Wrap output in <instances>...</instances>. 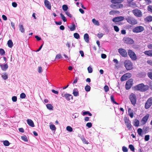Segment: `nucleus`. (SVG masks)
Listing matches in <instances>:
<instances>
[{"label": "nucleus", "instance_id": "20e7f679", "mask_svg": "<svg viewBox=\"0 0 152 152\" xmlns=\"http://www.w3.org/2000/svg\"><path fill=\"white\" fill-rule=\"evenodd\" d=\"M125 19L128 23L132 25H135L137 23V20L131 16H127L126 18Z\"/></svg>", "mask_w": 152, "mask_h": 152}, {"label": "nucleus", "instance_id": "c85d7f7f", "mask_svg": "<svg viewBox=\"0 0 152 152\" xmlns=\"http://www.w3.org/2000/svg\"><path fill=\"white\" fill-rule=\"evenodd\" d=\"M87 114H88L90 116H91L92 115V114L88 111L83 112V115H85Z\"/></svg>", "mask_w": 152, "mask_h": 152}, {"label": "nucleus", "instance_id": "a19ab883", "mask_svg": "<svg viewBox=\"0 0 152 152\" xmlns=\"http://www.w3.org/2000/svg\"><path fill=\"white\" fill-rule=\"evenodd\" d=\"M81 139L82 140V141L85 144H88V142L87 141L86 139L84 137H82L81 138Z\"/></svg>", "mask_w": 152, "mask_h": 152}, {"label": "nucleus", "instance_id": "473e14b6", "mask_svg": "<svg viewBox=\"0 0 152 152\" xmlns=\"http://www.w3.org/2000/svg\"><path fill=\"white\" fill-rule=\"evenodd\" d=\"M22 139L25 142H27L28 140L27 137L25 135H23L21 136Z\"/></svg>", "mask_w": 152, "mask_h": 152}, {"label": "nucleus", "instance_id": "4be33fe9", "mask_svg": "<svg viewBox=\"0 0 152 152\" xmlns=\"http://www.w3.org/2000/svg\"><path fill=\"white\" fill-rule=\"evenodd\" d=\"M144 54L149 56H152V50L145 51L144 52Z\"/></svg>", "mask_w": 152, "mask_h": 152}, {"label": "nucleus", "instance_id": "13d9d810", "mask_svg": "<svg viewBox=\"0 0 152 152\" xmlns=\"http://www.w3.org/2000/svg\"><path fill=\"white\" fill-rule=\"evenodd\" d=\"M74 36L75 38H79L80 37L79 34L77 33H75L74 34Z\"/></svg>", "mask_w": 152, "mask_h": 152}, {"label": "nucleus", "instance_id": "9b49d317", "mask_svg": "<svg viewBox=\"0 0 152 152\" xmlns=\"http://www.w3.org/2000/svg\"><path fill=\"white\" fill-rule=\"evenodd\" d=\"M118 52L122 57H126L127 56V53L126 50L124 49L121 48L118 49Z\"/></svg>", "mask_w": 152, "mask_h": 152}, {"label": "nucleus", "instance_id": "9d476101", "mask_svg": "<svg viewBox=\"0 0 152 152\" xmlns=\"http://www.w3.org/2000/svg\"><path fill=\"white\" fill-rule=\"evenodd\" d=\"M133 80L132 79H130L128 80L125 85L126 89L128 90L130 89L133 85Z\"/></svg>", "mask_w": 152, "mask_h": 152}, {"label": "nucleus", "instance_id": "ea45409f", "mask_svg": "<svg viewBox=\"0 0 152 152\" xmlns=\"http://www.w3.org/2000/svg\"><path fill=\"white\" fill-rule=\"evenodd\" d=\"M5 54V51L2 48L0 49V54L1 56H3Z\"/></svg>", "mask_w": 152, "mask_h": 152}, {"label": "nucleus", "instance_id": "f704fd0d", "mask_svg": "<svg viewBox=\"0 0 152 152\" xmlns=\"http://www.w3.org/2000/svg\"><path fill=\"white\" fill-rule=\"evenodd\" d=\"M50 127L52 130L55 131L56 130V127L53 124L50 125Z\"/></svg>", "mask_w": 152, "mask_h": 152}, {"label": "nucleus", "instance_id": "bb28decb", "mask_svg": "<svg viewBox=\"0 0 152 152\" xmlns=\"http://www.w3.org/2000/svg\"><path fill=\"white\" fill-rule=\"evenodd\" d=\"M92 21L93 23L95 25L97 26L99 25V23L98 21L96 20L94 18L92 20Z\"/></svg>", "mask_w": 152, "mask_h": 152}, {"label": "nucleus", "instance_id": "5fc2aeb1", "mask_svg": "<svg viewBox=\"0 0 152 152\" xmlns=\"http://www.w3.org/2000/svg\"><path fill=\"white\" fill-rule=\"evenodd\" d=\"M104 89L105 92H107L109 90V88L107 86H105L104 87Z\"/></svg>", "mask_w": 152, "mask_h": 152}, {"label": "nucleus", "instance_id": "423d86ee", "mask_svg": "<svg viewBox=\"0 0 152 152\" xmlns=\"http://www.w3.org/2000/svg\"><path fill=\"white\" fill-rule=\"evenodd\" d=\"M128 54L133 61H135L137 59V57L136 55L134 52L131 50H129L128 51Z\"/></svg>", "mask_w": 152, "mask_h": 152}, {"label": "nucleus", "instance_id": "c03bdc74", "mask_svg": "<svg viewBox=\"0 0 152 152\" xmlns=\"http://www.w3.org/2000/svg\"><path fill=\"white\" fill-rule=\"evenodd\" d=\"M146 3V5H149L152 2V0H144Z\"/></svg>", "mask_w": 152, "mask_h": 152}, {"label": "nucleus", "instance_id": "a211bd4d", "mask_svg": "<svg viewBox=\"0 0 152 152\" xmlns=\"http://www.w3.org/2000/svg\"><path fill=\"white\" fill-rule=\"evenodd\" d=\"M149 117V115L147 114L144 116L142 119V121L143 122V124H145L146 123L147 121H148Z\"/></svg>", "mask_w": 152, "mask_h": 152}, {"label": "nucleus", "instance_id": "2f4dec72", "mask_svg": "<svg viewBox=\"0 0 152 152\" xmlns=\"http://www.w3.org/2000/svg\"><path fill=\"white\" fill-rule=\"evenodd\" d=\"M119 12L118 11L111 10L109 12V14L110 15H113Z\"/></svg>", "mask_w": 152, "mask_h": 152}, {"label": "nucleus", "instance_id": "37998d69", "mask_svg": "<svg viewBox=\"0 0 152 152\" xmlns=\"http://www.w3.org/2000/svg\"><path fill=\"white\" fill-rule=\"evenodd\" d=\"M148 10L151 12H152V6L149 5L147 7Z\"/></svg>", "mask_w": 152, "mask_h": 152}, {"label": "nucleus", "instance_id": "603ef678", "mask_svg": "<svg viewBox=\"0 0 152 152\" xmlns=\"http://www.w3.org/2000/svg\"><path fill=\"white\" fill-rule=\"evenodd\" d=\"M88 70L89 73H91L92 72L93 70L92 68L90 66L88 68Z\"/></svg>", "mask_w": 152, "mask_h": 152}, {"label": "nucleus", "instance_id": "338daca9", "mask_svg": "<svg viewBox=\"0 0 152 152\" xmlns=\"http://www.w3.org/2000/svg\"><path fill=\"white\" fill-rule=\"evenodd\" d=\"M62 58V56L61 54H58L57 55L56 57V59H60Z\"/></svg>", "mask_w": 152, "mask_h": 152}, {"label": "nucleus", "instance_id": "2eb2a0df", "mask_svg": "<svg viewBox=\"0 0 152 152\" xmlns=\"http://www.w3.org/2000/svg\"><path fill=\"white\" fill-rule=\"evenodd\" d=\"M0 66L1 69L3 71H6L8 68L7 63L5 64H0Z\"/></svg>", "mask_w": 152, "mask_h": 152}, {"label": "nucleus", "instance_id": "052dcab7", "mask_svg": "<svg viewBox=\"0 0 152 152\" xmlns=\"http://www.w3.org/2000/svg\"><path fill=\"white\" fill-rule=\"evenodd\" d=\"M104 35L103 34L101 33H98L97 35V36L99 38H101Z\"/></svg>", "mask_w": 152, "mask_h": 152}, {"label": "nucleus", "instance_id": "cd10ccee", "mask_svg": "<svg viewBox=\"0 0 152 152\" xmlns=\"http://www.w3.org/2000/svg\"><path fill=\"white\" fill-rule=\"evenodd\" d=\"M19 29L20 31L22 33L24 32L25 30L23 26L22 25H20L19 26Z\"/></svg>", "mask_w": 152, "mask_h": 152}, {"label": "nucleus", "instance_id": "0e129e2a", "mask_svg": "<svg viewBox=\"0 0 152 152\" xmlns=\"http://www.w3.org/2000/svg\"><path fill=\"white\" fill-rule=\"evenodd\" d=\"M65 12V14L69 17L71 18L72 17V15L68 11H66Z\"/></svg>", "mask_w": 152, "mask_h": 152}, {"label": "nucleus", "instance_id": "09e8293b", "mask_svg": "<svg viewBox=\"0 0 152 152\" xmlns=\"http://www.w3.org/2000/svg\"><path fill=\"white\" fill-rule=\"evenodd\" d=\"M149 137L150 136L148 135H145L144 138L145 140L146 141H148L149 139Z\"/></svg>", "mask_w": 152, "mask_h": 152}, {"label": "nucleus", "instance_id": "4c0bfd02", "mask_svg": "<svg viewBox=\"0 0 152 152\" xmlns=\"http://www.w3.org/2000/svg\"><path fill=\"white\" fill-rule=\"evenodd\" d=\"M1 77L4 80L7 79L8 77V75L6 73H5L3 75H2Z\"/></svg>", "mask_w": 152, "mask_h": 152}, {"label": "nucleus", "instance_id": "680f3d73", "mask_svg": "<svg viewBox=\"0 0 152 152\" xmlns=\"http://www.w3.org/2000/svg\"><path fill=\"white\" fill-rule=\"evenodd\" d=\"M114 29L115 30L116 32H118L119 31V28L117 26H114Z\"/></svg>", "mask_w": 152, "mask_h": 152}, {"label": "nucleus", "instance_id": "b1692460", "mask_svg": "<svg viewBox=\"0 0 152 152\" xmlns=\"http://www.w3.org/2000/svg\"><path fill=\"white\" fill-rule=\"evenodd\" d=\"M7 45L10 48H12L13 45V42L11 40H9L7 42Z\"/></svg>", "mask_w": 152, "mask_h": 152}, {"label": "nucleus", "instance_id": "6e6552de", "mask_svg": "<svg viewBox=\"0 0 152 152\" xmlns=\"http://www.w3.org/2000/svg\"><path fill=\"white\" fill-rule=\"evenodd\" d=\"M132 12L134 15L136 17H140L142 15L141 11L137 9H136L133 10Z\"/></svg>", "mask_w": 152, "mask_h": 152}, {"label": "nucleus", "instance_id": "a878e982", "mask_svg": "<svg viewBox=\"0 0 152 152\" xmlns=\"http://www.w3.org/2000/svg\"><path fill=\"white\" fill-rule=\"evenodd\" d=\"M46 107L48 109L50 110H53V106L50 104H48L46 105Z\"/></svg>", "mask_w": 152, "mask_h": 152}, {"label": "nucleus", "instance_id": "69168bd1", "mask_svg": "<svg viewBox=\"0 0 152 152\" xmlns=\"http://www.w3.org/2000/svg\"><path fill=\"white\" fill-rule=\"evenodd\" d=\"M78 116V115L77 113H75L72 115V117L74 118H77Z\"/></svg>", "mask_w": 152, "mask_h": 152}, {"label": "nucleus", "instance_id": "3c124183", "mask_svg": "<svg viewBox=\"0 0 152 152\" xmlns=\"http://www.w3.org/2000/svg\"><path fill=\"white\" fill-rule=\"evenodd\" d=\"M75 29V26L74 24H73L71 27L70 28V29L71 31H73Z\"/></svg>", "mask_w": 152, "mask_h": 152}, {"label": "nucleus", "instance_id": "774afa93", "mask_svg": "<svg viewBox=\"0 0 152 152\" xmlns=\"http://www.w3.org/2000/svg\"><path fill=\"white\" fill-rule=\"evenodd\" d=\"M12 5L14 7H16L17 6V4L15 2H13L12 3Z\"/></svg>", "mask_w": 152, "mask_h": 152}, {"label": "nucleus", "instance_id": "6ab92c4d", "mask_svg": "<svg viewBox=\"0 0 152 152\" xmlns=\"http://www.w3.org/2000/svg\"><path fill=\"white\" fill-rule=\"evenodd\" d=\"M146 22H150L152 21V16L150 15L146 17L144 19Z\"/></svg>", "mask_w": 152, "mask_h": 152}, {"label": "nucleus", "instance_id": "f3484780", "mask_svg": "<svg viewBox=\"0 0 152 152\" xmlns=\"http://www.w3.org/2000/svg\"><path fill=\"white\" fill-rule=\"evenodd\" d=\"M44 4L46 7L49 10H51V6L50 2L48 0H45Z\"/></svg>", "mask_w": 152, "mask_h": 152}, {"label": "nucleus", "instance_id": "4d7b16f0", "mask_svg": "<svg viewBox=\"0 0 152 152\" xmlns=\"http://www.w3.org/2000/svg\"><path fill=\"white\" fill-rule=\"evenodd\" d=\"M86 126L88 127L89 128L91 127L92 126V124L91 122H88L87 123Z\"/></svg>", "mask_w": 152, "mask_h": 152}, {"label": "nucleus", "instance_id": "864d4df0", "mask_svg": "<svg viewBox=\"0 0 152 152\" xmlns=\"http://www.w3.org/2000/svg\"><path fill=\"white\" fill-rule=\"evenodd\" d=\"M122 150L124 152H127L128 151L127 148L124 146L122 147Z\"/></svg>", "mask_w": 152, "mask_h": 152}, {"label": "nucleus", "instance_id": "8fccbe9b", "mask_svg": "<svg viewBox=\"0 0 152 152\" xmlns=\"http://www.w3.org/2000/svg\"><path fill=\"white\" fill-rule=\"evenodd\" d=\"M38 72L39 73H42V67L41 66H39L38 67Z\"/></svg>", "mask_w": 152, "mask_h": 152}, {"label": "nucleus", "instance_id": "58836bf2", "mask_svg": "<svg viewBox=\"0 0 152 152\" xmlns=\"http://www.w3.org/2000/svg\"><path fill=\"white\" fill-rule=\"evenodd\" d=\"M3 144L5 146H8L10 145V143L8 141L5 140L3 142Z\"/></svg>", "mask_w": 152, "mask_h": 152}, {"label": "nucleus", "instance_id": "f257e3e1", "mask_svg": "<svg viewBox=\"0 0 152 152\" xmlns=\"http://www.w3.org/2000/svg\"><path fill=\"white\" fill-rule=\"evenodd\" d=\"M124 0H111V2L112 3L110 5V7L114 9H119L123 7V5L122 3Z\"/></svg>", "mask_w": 152, "mask_h": 152}, {"label": "nucleus", "instance_id": "79ce46f5", "mask_svg": "<svg viewBox=\"0 0 152 152\" xmlns=\"http://www.w3.org/2000/svg\"><path fill=\"white\" fill-rule=\"evenodd\" d=\"M66 129L67 131L69 132H72L73 130L72 128L69 126H67Z\"/></svg>", "mask_w": 152, "mask_h": 152}, {"label": "nucleus", "instance_id": "bf43d9fd", "mask_svg": "<svg viewBox=\"0 0 152 152\" xmlns=\"http://www.w3.org/2000/svg\"><path fill=\"white\" fill-rule=\"evenodd\" d=\"M147 75L148 77L152 80V72H148L147 74Z\"/></svg>", "mask_w": 152, "mask_h": 152}, {"label": "nucleus", "instance_id": "1a4fd4ad", "mask_svg": "<svg viewBox=\"0 0 152 152\" xmlns=\"http://www.w3.org/2000/svg\"><path fill=\"white\" fill-rule=\"evenodd\" d=\"M152 105V97L148 99L146 102L145 107L146 109L149 108Z\"/></svg>", "mask_w": 152, "mask_h": 152}, {"label": "nucleus", "instance_id": "5701e85b", "mask_svg": "<svg viewBox=\"0 0 152 152\" xmlns=\"http://www.w3.org/2000/svg\"><path fill=\"white\" fill-rule=\"evenodd\" d=\"M128 114L131 118H132L133 116V110L130 108H129L128 110Z\"/></svg>", "mask_w": 152, "mask_h": 152}, {"label": "nucleus", "instance_id": "39448f33", "mask_svg": "<svg viewBox=\"0 0 152 152\" xmlns=\"http://www.w3.org/2000/svg\"><path fill=\"white\" fill-rule=\"evenodd\" d=\"M124 66L127 70H130L132 68V64L129 60H126L124 61Z\"/></svg>", "mask_w": 152, "mask_h": 152}, {"label": "nucleus", "instance_id": "4468645a", "mask_svg": "<svg viewBox=\"0 0 152 152\" xmlns=\"http://www.w3.org/2000/svg\"><path fill=\"white\" fill-rule=\"evenodd\" d=\"M124 18L123 16H118L112 19V21L114 22H119L124 20Z\"/></svg>", "mask_w": 152, "mask_h": 152}, {"label": "nucleus", "instance_id": "de8ad7c7", "mask_svg": "<svg viewBox=\"0 0 152 152\" xmlns=\"http://www.w3.org/2000/svg\"><path fill=\"white\" fill-rule=\"evenodd\" d=\"M129 148L132 151H134V148L132 145H129Z\"/></svg>", "mask_w": 152, "mask_h": 152}, {"label": "nucleus", "instance_id": "0eeeda50", "mask_svg": "<svg viewBox=\"0 0 152 152\" xmlns=\"http://www.w3.org/2000/svg\"><path fill=\"white\" fill-rule=\"evenodd\" d=\"M144 29V28L143 26H139L134 28L133 29L132 31L135 33H138L143 31Z\"/></svg>", "mask_w": 152, "mask_h": 152}, {"label": "nucleus", "instance_id": "dca6fc26", "mask_svg": "<svg viewBox=\"0 0 152 152\" xmlns=\"http://www.w3.org/2000/svg\"><path fill=\"white\" fill-rule=\"evenodd\" d=\"M123 39L124 42L128 44H132L134 42V41L132 39Z\"/></svg>", "mask_w": 152, "mask_h": 152}, {"label": "nucleus", "instance_id": "aec40b11", "mask_svg": "<svg viewBox=\"0 0 152 152\" xmlns=\"http://www.w3.org/2000/svg\"><path fill=\"white\" fill-rule=\"evenodd\" d=\"M27 123L29 126L31 127H34V123L31 119H28L27 120Z\"/></svg>", "mask_w": 152, "mask_h": 152}, {"label": "nucleus", "instance_id": "393cba45", "mask_svg": "<svg viewBox=\"0 0 152 152\" xmlns=\"http://www.w3.org/2000/svg\"><path fill=\"white\" fill-rule=\"evenodd\" d=\"M126 75L124 74L120 78V80L121 81H123L126 80L128 78L127 77Z\"/></svg>", "mask_w": 152, "mask_h": 152}, {"label": "nucleus", "instance_id": "a18cd8bd", "mask_svg": "<svg viewBox=\"0 0 152 152\" xmlns=\"http://www.w3.org/2000/svg\"><path fill=\"white\" fill-rule=\"evenodd\" d=\"M26 97L25 94L23 93H22L20 94V97L21 99H24Z\"/></svg>", "mask_w": 152, "mask_h": 152}, {"label": "nucleus", "instance_id": "c9c22d12", "mask_svg": "<svg viewBox=\"0 0 152 152\" xmlns=\"http://www.w3.org/2000/svg\"><path fill=\"white\" fill-rule=\"evenodd\" d=\"M137 132L139 135L140 136H142V131L141 129H138L137 130Z\"/></svg>", "mask_w": 152, "mask_h": 152}, {"label": "nucleus", "instance_id": "7c9ffc66", "mask_svg": "<svg viewBox=\"0 0 152 152\" xmlns=\"http://www.w3.org/2000/svg\"><path fill=\"white\" fill-rule=\"evenodd\" d=\"M60 16L61 17V18L62 20H63L64 22H66L67 21V19L64 16V15L62 14H60Z\"/></svg>", "mask_w": 152, "mask_h": 152}, {"label": "nucleus", "instance_id": "e2e57ef3", "mask_svg": "<svg viewBox=\"0 0 152 152\" xmlns=\"http://www.w3.org/2000/svg\"><path fill=\"white\" fill-rule=\"evenodd\" d=\"M125 75H126V76L127 77L128 79L131 76V74L130 73H126L124 74Z\"/></svg>", "mask_w": 152, "mask_h": 152}, {"label": "nucleus", "instance_id": "6e6d98bb", "mask_svg": "<svg viewBox=\"0 0 152 152\" xmlns=\"http://www.w3.org/2000/svg\"><path fill=\"white\" fill-rule=\"evenodd\" d=\"M17 97L16 96H13L12 97V99L13 102H16L17 101Z\"/></svg>", "mask_w": 152, "mask_h": 152}, {"label": "nucleus", "instance_id": "412c9836", "mask_svg": "<svg viewBox=\"0 0 152 152\" xmlns=\"http://www.w3.org/2000/svg\"><path fill=\"white\" fill-rule=\"evenodd\" d=\"M72 94L75 96H78L79 95V93L77 89V88H74L73 90Z\"/></svg>", "mask_w": 152, "mask_h": 152}, {"label": "nucleus", "instance_id": "7ed1b4c3", "mask_svg": "<svg viewBox=\"0 0 152 152\" xmlns=\"http://www.w3.org/2000/svg\"><path fill=\"white\" fill-rule=\"evenodd\" d=\"M129 99L132 105L134 106L136 104L137 97L136 95L132 93L129 96Z\"/></svg>", "mask_w": 152, "mask_h": 152}, {"label": "nucleus", "instance_id": "72a5a7b5", "mask_svg": "<svg viewBox=\"0 0 152 152\" xmlns=\"http://www.w3.org/2000/svg\"><path fill=\"white\" fill-rule=\"evenodd\" d=\"M85 90L87 92L91 90V87L88 85L86 86L85 87Z\"/></svg>", "mask_w": 152, "mask_h": 152}, {"label": "nucleus", "instance_id": "ddd939ff", "mask_svg": "<svg viewBox=\"0 0 152 152\" xmlns=\"http://www.w3.org/2000/svg\"><path fill=\"white\" fill-rule=\"evenodd\" d=\"M61 95L62 97H65L67 101H69L71 99H73L72 96L69 94L66 93L64 94L62 93L61 94Z\"/></svg>", "mask_w": 152, "mask_h": 152}, {"label": "nucleus", "instance_id": "49530a36", "mask_svg": "<svg viewBox=\"0 0 152 152\" xmlns=\"http://www.w3.org/2000/svg\"><path fill=\"white\" fill-rule=\"evenodd\" d=\"M139 125V121L137 120H136L134 122V125L136 126H138Z\"/></svg>", "mask_w": 152, "mask_h": 152}, {"label": "nucleus", "instance_id": "f03ea898", "mask_svg": "<svg viewBox=\"0 0 152 152\" xmlns=\"http://www.w3.org/2000/svg\"><path fill=\"white\" fill-rule=\"evenodd\" d=\"M134 90L135 91H138L140 92H145L147 91L149 88L148 85H145L142 83L135 86L134 87Z\"/></svg>", "mask_w": 152, "mask_h": 152}, {"label": "nucleus", "instance_id": "e433bc0d", "mask_svg": "<svg viewBox=\"0 0 152 152\" xmlns=\"http://www.w3.org/2000/svg\"><path fill=\"white\" fill-rule=\"evenodd\" d=\"M62 9L64 11L66 12L68 9V7L67 5L64 4L63 5Z\"/></svg>", "mask_w": 152, "mask_h": 152}, {"label": "nucleus", "instance_id": "c756f323", "mask_svg": "<svg viewBox=\"0 0 152 152\" xmlns=\"http://www.w3.org/2000/svg\"><path fill=\"white\" fill-rule=\"evenodd\" d=\"M110 99L111 101L114 104H118L115 101L114 99V96L113 95H112L110 96Z\"/></svg>", "mask_w": 152, "mask_h": 152}, {"label": "nucleus", "instance_id": "f8f14e48", "mask_svg": "<svg viewBox=\"0 0 152 152\" xmlns=\"http://www.w3.org/2000/svg\"><path fill=\"white\" fill-rule=\"evenodd\" d=\"M124 121L127 128L129 129H131L132 128V126L130 121L126 117L124 118Z\"/></svg>", "mask_w": 152, "mask_h": 152}]
</instances>
